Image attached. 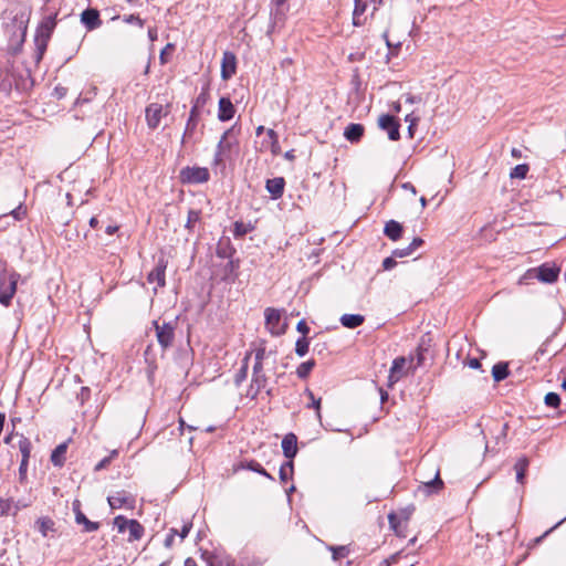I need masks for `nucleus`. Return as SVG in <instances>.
<instances>
[{
    "label": "nucleus",
    "mask_w": 566,
    "mask_h": 566,
    "mask_svg": "<svg viewBox=\"0 0 566 566\" xmlns=\"http://www.w3.org/2000/svg\"><path fill=\"white\" fill-rule=\"evenodd\" d=\"M200 219L198 211H189L186 228L191 229Z\"/></svg>",
    "instance_id": "44"
},
{
    "label": "nucleus",
    "mask_w": 566,
    "mask_h": 566,
    "mask_svg": "<svg viewBox=\"0 0 566 566\" xmlns=\"http://www.w3.org/2000/svg\"><path fill=\"white\" fill-rule=\"evenodd\" d=\"M405 120L409 123V125H418L420 116L417 115L415 112H411L406 115Z\"/></svg>",
    "instance_id": "49"
},
{
    "label": "nucleus",
    "mask_w": 566,
    "mask_h": 566,
    "mask_svg": "<svg viewBox=\"0 0 566 566\" xmlns=\"http://www.w3.org/2000/svg\"><path fill=\"white\" fill-rule=\"evenodd\" d=\"M11 214L15 220H20L25 214V209H23L22 206H19L17 209L12 210Z\"/></svg>",
    "instance_id": "55"
},
{
    "label": "nucleus",
    "mask_w": 566,
    "mask_h": 566,
    "mask_svg": "<svg viewBox=\"0 0 566 566\" xmlns=\"http://www.w3.org/2000/svg\"><path fill=\"white\" fill-rule=\"evenodd\" d=\"M247 468H248L249 470L254 471V472H256V473H259V474H262V475H264V476H266V478H269V479H273V478H272V476H271V475H270V474H269V473L263 469V467H262L259 462H256V461H250V462H248V463H247Z\"/></svg>",
    "instance_id": "41"
},
{
    "label": "nucleus",
    "mask_w": 566,
    "mask_h": 566,
    "mask_svg": "<svg viewBox=\"0 0 566 566\" xmlns=\"http://www.w3.org/2000/svg\"><path fill=\"white\" fill-rule=\"evenodd\" d=\"M164 108L160 104H151L146 109V118L149 127L158 126Z\"/></svg>",
    "instance_id": "19"
},
{
    "label": "nucleus",
    "mask_w": 566,
    "mask_h": 566,
    "mask_svg": "<svg viewBox=\"0 0 566 566\" xmlns=\"http://www.w3.org/2000/svg\"><path fill=\"white\" fill-rule=\"evenodd\" d=\"M403 233V227L396 220H389L384 228V234L391 241H398Z\"/></svg>",
    "instance_id": "17"
},
{
    "label": "nucleus",
    "mask_w": 566,
    "mask_h": 566,
    "mask_svg": "<svg viewBox=\"0 0 566 566\" xmlns=\"http://www.w3.org/2000/svg\"><path fill=\"white\" fill-rule=\"evenodd\" d=\"M253 374H264L263 361H254Z\"/></svg>",
    "instance_id": "58"
},
{
    "label": "nucleus",
    "mask_w": 566,
    "mask_h": 566,
    "mask_svg": "<svg viewBox=\"0 0 566 566\" xmlns=\"http://www.w3.org/2000/svg\"><path fill=\"white\" fill-rule=\"evenodd\" d=\"M31 448H32L31 441L28 438L21 436L20 440H19V450L22 454V460L29 461L30 454H31Z\"/></svg>",
    "instance_id": "30"
},
{
    "label": "nucleus",
    "mask_w": 566,
    "mask_h": 566,
    "mask_svg": "<svg viewBox=\"0 0 566 566\" xmlns=\"http://www.w3.org/2000/svg\"><path fill=\"white\" fill-rule=\"evenodd\" d=\"M251 355H252V353H249L245 355V357L242 360L241 368L237 371V374L234 376V384L237 386H240L245 380V378L248 376L249 359H250Z\"/></svg>",
    "instance_id": "27"
},
{
    "label": "nucleus",
    "mask_w": 566,
    "mask_h": 566,
    "mask_svg": "<svg viewBox=\"0 0 566 566\" xmlns=\"http://www.w3.org/2000/svg\"><path fill=\"white\" fill-rule=\"evenodd\" d=\"M268 382V378L265 374H253L251 385L247 391V396L250 398H255L259 392L265 388Z\"/></svg>",
    "instance_id": "15"
},
{
    "label": "nucleus",
    "mask_w": 566,
    "mask_h": 566,
    "mask_svg": "<svg viewBox=\"0 0 566 566\" xmlns=\"http://www.w3.org/2000/svg\"><path fill=\"white\" fill-rule=\"evenodd\" d=\"M266 134H268L269 138L271 139V151L274 155H277L280 153L281 148L279 145V136H277L276 132L273 129H268Z\"/></svg>",
    "instance_id": "39"
},
{
    "label": "nucleus",
    "mask_w": 566,
    "mask_h": 566,
    "mask_svg": "<svg viewBox=\"0 0 566 566\" xmlns=\"http://www.w3.org/2000/svg\"><path fill=\"white\" fill-rule=\"evenodd\" d=\"M56 25L55 15H49L42 20L35 34V45L39 51V57L44 53L51 34Z\"/></svg>",
    "instance_id": "1"
},
{
    "label": "nucleus",
    "mask_w": 566,
    "mask_h": 566,
    "mask_svg": "<svg viewBox=\"0 0 566 566\" xmlns=\"http://www.w3.org/2000/svg\"><path fill=\"white\" fill-rule=\"evenodd\" d=\"M77 524L84 526L85 532H94L98 530V523L90 521L84 513H77L75 518Z\"/></svg>",
    "instance_id": "29"
},
{
    "label": "nucleus",
    "mask_w": 566,
    "mask_h": 566,
    "mask_svg": "<svg viewBox=\"0 0 566 566\" xmlns=\"http://www.w3.org/2000/svg\"><path fill=\"white\" fill-rule=\"evenodd\" d=\"M545 403L548 407L557 408L559 406V403H560V398H559V396L556 392H548L545 396Z\"/></svg>",
    "instance_id": "42"
},
{
    "label": "nucleus",
    "mask_w": 566,
    "mask_h": 566,
    "mask_svg": "<svg viewBox=\"0 0 566 566\" xmlns=\"http://www.w3.org/2000/svg\"><path fill=\"white\" fill-rule=\"evenodd\" d=\"M114 525L122 534L128 533L127 539L129 542L138 541L142 538L144 528L136 520H128L122 515L114 518Z\"/></svg>",
    "instance_id": "3"
},
{
    "label": "nucleus",
    "mask_w": 566,
    "mask_h": 566,
    "mask_svg": "<svg viewBox=\"0 0 566 566\" xmlns=\"http://www.w3.org/2000/svg\"><path fill=\"white\" fill-rule=\"evenodd\" d=\"M149 282H157L159 286H163L165 284L164 280V271L160 268L155 269L151 271L148 275Z\"/></svg>",
    "instance_id": "40"
},
{
    "label": "nucleus",
    "mask_w": 566,
    "mask_h": 566,
    "mask_svg": "<svg viewBox=\"0 0 566 566\" xmlns=\"http://www.w3.org/2000/svg\"><path fill=\"white\" fill-rule=\"evenodd\" d=\"M54 525L53 520L46 516L40 517L35 522V526L43 537H48L50 533L55 531Z\"/></svg>",
    "instance_id": "24"
},
{
    "label": "nucleus",
    "mask_w": 566,
    "mask_h": 566,
    "mask_svg": "<svg viewBox=\"0 0 566 566\" xmlns=\"http://www.w3.org/2000/svg\"><path fill=\"white\" fill-rule=\"evenodd\" d=\"M20 274L17 272L4 273L0 276V303L9 306L17 291Z\"/></svg>",
    "instance_id": "2"
},
{
    "label": "nucleus",
    "mask_w": 566,
    "mask_h": 566,
    "mask_svg": "<svg viewBox=\"0 0 566 566\" xmlns=\"http://www.w3.org/2000/svg\"><path fill=\"white\" fill-rule=\"evenodd\" d=\"M468 366L472 369H478L481 367V363L478 358H471L468 360Z\"/></svg>",
    "instance_id": "59"
},
{
    "label": "nucleus",
    "mask_w": 566,
    "mask_h": 566,
    "mask_svg": "<svg viewBox=\"0 0 566 566\" xmlns=\"http://www.w3.org/2000/svg\"><path fill=\"white\" fill-rule=\"evenodd\" d=\"M175 50L174 44L168 43L160 52V62L165 64L172 55Z\"/></svg>",
    "instance_id": "43"
},
{
    "label": "nucleus",
    "mask_w": 566,
    "mask_h": 566,
    "mask_svg": "<svg viewBox=\"0 0 566 566\" xmlns=\"http://www.w3.org/2000/svg\"><path fill=\"white\" fill-rule=\"evenodd\" d=\"M396 265H397V261H396V256H394V254H391V256H388L382 261V268L386 271L394 269Z\"/></svg>",
    "instance_id": "47"
},
{
    "label": "nucleus",
    "mask_w": 566,
    "mask_h": 566,
    "mask_svg": "<svg viewBox=\"0 0 566 566\" xmlns=\"http://www.w3.org/2000/svg\"><path fill=\"white\" fill-rule=\"evenodd\" d=\"M365 128L361 124L352 123L346 126L344 137L350 143H358L363 137Z\"/></svg>",
    "instance_id": "20"
},
{
    "label": "nucleus",
    "mask_w": 566,
    "mask_h": 566,
    "mask_svg": "<svg viewBox=\"0 0 566 566\" xmlns=\"http://www.w3.org/2000/svg\"><path fill=\"white\" fill-rule=\"evenodd\" d=\"M197 103H199V98L197 99ZM199 120V109L198 104L193 105L190 112L189 119L186 125V129L182 136V143H188L193 139L196 135V128Z\"/></svg>",
    "instance_id": "10"
},
{
    "label": "nucleus",
    "mask_w": 566,
    "mask_h": 566,
    "mask_svg": "<svg viewBox=\"0 0 566 566\" xmlns=\"http://www.w3.org/2000/svg\"><path fill=\"white\" fill-rule=\"evenodd\" d=\"M329 551L333 553L334 560H339L349 554L347 546H329Z\"/></svg>",
    "instance_id": "38"
},
{
    "label": "nucleus",
    "mask_w": 566,
    "mask_h": 566,
    "mask_svg": "<svg viewBox=\"0 0 566 566\" xmlns=\"http://www.w3.org/2000/svg\"><path fill=\"white\" fill-rule=\"evenodd\" d=\"M314 366H315V361L313 359L304 361L298 365V367L296 369V375L300 378L305 379L311 374Z\"/></svg>",
    "instance_id": "31"
},
{
    "label": "nucleus",
    "mask_w": 566,
    "mask_h": 566,
    "mask_svg": "<svg viewBox=\"0 0 566 566\" xmlns=\"http://www.w3.org/2000/svg\"><path fill=\"white\" fill-rule=\"evenodd\" d=\"M190 530V525H184L181 532H179V537L185 538Z\"/></svg>",
    "instance_id": "62"
},
{
    "label": "nucleus",
    "mask_w": 566,
    "mask_h": 566,
    "mask_svg": "<svg viewBox=\"0 0 566 566\" xmlns=\"http://www.w3.org/2000/svg\"><path fill=\"white\" fill-rule=\"evenodd\" d=\"M28 463H29V461L21 460V463L19 467V476H20L21 481H23L27 476Z\"/></svg>",
    "instance_id": "53"
},
{
    "label": "nucleus",
    "mask_w": 566,
    "mask_h": 566,
    "mask_svg": "<svg viewBox=\"0 0 566 566\" xmlns=\"http://www.w3.org/2000/svg\"><path fill=\"white\" fill-rule=\"evenodd\" d=\"M284 455L292 461L297 453V438L294 433H287L282 440Z\"/></svg>",
    "instance_id": "16"
},
{
    "label": "nucleus",
    "mask_w": 566,
    "mask_h": 566,
    "mask_svg": "<svg viewBox=\"0 0 566 566\" xmlns=\"http://www.w3.org/2000/svg\"><path fill=\"white\" fill-rule=\"evenodd\" d=\"M367 4L363 0H355V8L353 11V24L355 27H361L364 24V20H361V15L366 11Z\"/></svg>",
    "instance_id": "25"
},
{
    "label": "nucleus",
    "mask_w": 566,
    "mask_h": 566,
    "mask_svg": "<svg viewBox=\"0 0 566 566\" xmlns=\"http://www.w3.org/2000/svg\"><path fill=\"white\" fill-rule=\"evenodd\" d=\"M378 125L388 133L390 140H398L400 138V125L394 116L388 114L381 115L378 119Z\"/></svg>",
    "instance_id": "7"
},
{
    "label": "nucleus",
    "mask_w": 566,
    "mask_h": 566,
    "mask_svg": "<svg viewBox=\"0 0 566 566\" xmlns=\"http://www.w3.org/2000/svg\"><path fill=\"white\" fill-rule=\"evenodd\" d=\"M237 71V59L231 52H224L221 61V77L229 80L235 74Z\"/></svg>",
    "instance_id": "11"
},
{
    "label": "nucleus",
    "mask_w": 566,
    "mask_h": 566,
    "mask_svg": "<svg viewBox=\"0 0 566 566\" xmlns=\"http://www.w3.org/2000/svg\"><path fill=\"white\" fill-rule=\"evenodd\" d=\"M443 488V481L440 479V471L437 470L431 481L422 482L421 489L426 494L438 493Z\"/></svg>",
    "instance_id": "21"
},
{
    "label": "nucleus",
    "mask_w": 566,
    "mask_h": 566,
    "mask_svg": "<svg viewBox=\"0 0 566 566\" xmlns=\"http://www.w3.org/2000/svg\"><path fill=\"white\" fill-rule=\"evenodd\" d=\"M423 244V240L421 238H415L411 243L408 245L413 253L418 248Z\"/></svg>",
    "instance_id": "54"
},
{
    "label": "nucleus",
    "mask_w": 566,
    "mask_h": 566,
    "mask_svg": "<svg viewBox=\"0 0 566 566\" xmlns=\"http://www.w3.org/2000/svg\"><path fill=\"white\" fill-rule=\"evenodd\" d=\"M407 359L405 357H397L394 359L391 368L389 370L388 382L389 386L398 382L406 374Z\"/></svg>",
    "instance_id": "8"
},
{
    "label": "nucleus",
    "mask_w": 566,
    "mask_h": 566,
    "mask_svg": "<svg viewBox=\"0 0 566 566\" xmlns=\"http://www.w3.org/2000/svg\"><path fill=\"white\" fill-rule=\"evenodd\" d=\"M528 172V166L526 164H521L515 166L511 172V178L524 179Z\"/></svg>",
    "instance_id": "37"
},
{
    "label": "nucleus",
    "mask_w": 566,
    "mask_h": 566,
    "mask_svg": "<svg viewBox=\"0 0 566 566\" xmlns=\"http://www.w3.org/2000/svg\"><path fill=\"white\" fill-rule=\"evenodd\" d=\"M283 311L268 307L264 311L265 327L274 336H280L285 333L287 324L283 321Z\"/></svg>",
    "instance_id": "4"
},
{
    "label": "nucleus",
    "mask_w": 566,
    "mask_h": 566,
    "mask_svg": "<svg viewBox=\"0 0 566 566\" xmlns=\"http://www.w3.org/2000/svg\"><path fill=\"white\" fill-rule=\"evenodd\" d=\"M81 22L90 31L97 29L102 23L99 13L96 9L84 10L81 14Z\"/></svg>",
    "instance_id": "13"
},
{
    "label": "nucleus",
    "mask_w": 566,
    "mask_h": 566,
    "mask_svg": "<svg viewBox=\"0 0 566 566\" xmlns=\"http://www.w3.org/2000/svg\"><path fill=\"white\" fill-rule=\"evenodd\" d=\"M12 501L0 497V516L7 515L11 510Z\"/></svg>",
    "instance_id": "45"
},
{
    "label": "nucleus",
    "mask_w": 566,
    "mask_h": 566,
    "mask_svg": "<svg viewBox=\"0 0 566 566\" xmlns=\"http://www.w3.org/2000/svg\"><path fill=\"white\" fill-rule=\"evenodd\" d=\"M390 526L398 533V524H397V516L395 514H389L388 516Z\"/></svg>",
    "instance_id": "57"
},
{
    "label": "nucleus",
    "mask_w": 566,
    "mask_h": 566,
    "mask_svg": "<svg viewBox=\"0 0 566 566\" xmlns=\"http://www.w3.org/2000/svg\"><path fill=\"white\" fill-rule=\"evenodd\" d=\"M293 475V461H286L283 463L280 468V480L285 483L287 482Z\"/></svg>",
    "instance_id": "32"
},
{
    "label": "nucleus",
    "mask_w": 566,
    "mask_h": 566,
    "mask_svg": "<svg viewBox=\"0 0 566 566\" xmlns=\"http://www.w3.org/2000/svg\"><path fill=\"white\" fill-rule=\"evenodd\" d=\"M305 395L310 398L311 403L307 405L308 408H314L316 411V417L321 420V398H315L314 394L310 389H305Z\"/></svg>",
    "instance_id": "34"
},
{
    "label": "nucleus",
    "mask_w": 566,
    "mask_h": 566,
    "mask_svg": "<svg viewBox=\"0 0 566 566\" xmlns=\"http://www.w3.org/2000/svg\"><path fill=\"white\" fill-rule=\"evenodd\" d=\"M528 273H534L535 276L542 282L553 283L557 280L559 270L556 266L543 264L539 268L530 271Z\"/></svg>",
    "instance_id": "9"
},
{
    "label": "nucleus",
    "mask_w": 566,
    "mask_h": 566,
    "mask_svg": "<svg viewBox=\"0 0 566 566\" xmlns=\"http://www.w3.org/2000/svg\"><path fill=\"white\" fill-rule=\"evenodd\" d=\"M528 459L525 458V457H522L520 458L515 465H514V469H515V472H516V481L518 483H523V480H524V476H525V472L528 468Z\"/></svg>",
    "instance_id": "28"
},
{
    "label": "nucleus",
    "mask_w": 566,
    "mask_h": 566,
    "mask_svg": "<svg viewBox=\"0 0 566 566\" xmlns=\"http://www.w3.org/2000/svg\"><path fill=\"white\" fill-rule=\"evenodd\" d=\"M227 265L230 269V271L232 272L239 268V262L234 261V260H230Z\"/></svg>",
    "instance_id": "61"
},
{
    "label": "nucleus",
    "mask_w": 566,
    "mask_h": 566,
    "mask_svg": "<svg viewBox=\"0 0 566 566\" xmlns=\"http://www.w3.org/2000/svg\"><path fill=\"white\" fill-rule=\"evenodd\" d=\"M402 187H403L405 189H407V190L411 191L413 195H416V193H417V190H416L415 186H413V185H411L410 182H406V184H403V185H402Z\"/></svg>",
    "instance_id": "63"
},
{
    "label": "nucleus",
    "mask_w": 566,
    "mask_h": 566,
    "mask_svg": "<svg viewBox=\"0 0 566 566\" xmlns=\"http://www.w3.org/2000/svg\"><path fill=\"white\" fill-rule=\"evenodd\" d=\"M116 454H117V451H116V450H114V451L112 452V455H111L109 458H105V459H103L101 462H98V464L96 465V468H95V469H96V470H101V469L105 468V467L109 463L111 458H112V457H114V455H116Z\"/></svg>",
    "instance_id": "56"
},
{
    "label": "nucleus",
    "mask_w": 566,
    "mask_h": 566,
    "mask_svg": "<svg viewBox=\"0 0 566 566\" xmlns=\"http://www.w3.org/2000/svg\"><path fill=\"white\" fill-rule=\"evenodd\" d=\"M392 254L396 258H405V256H409L412 254L411 250L409 247H406V248H402V249H395L392 251Z\"/></svg>",
    "instance_id": "48"
},
{
    "label": "nucleus",
    "mask_w": 566,
    "mask_h": 566,
    "mask_svg": "<svg viewBox=\"0 0 566 566\" xmlns=\"http://www.w3.org/2000/svg\"><path fill=\"white\" fill-rule=\"evenodd\" d=\"M565 520H566V517H565V518H563L562 521L557 522V524H556V525H554L551 530H548L547 532H545L541 537L536 538V541H535V542H536V543H539V542H541V541H542V539H543V538H544V537H545L549 532H552L553 530H555L556 527H558V526H559V525H560Z\"/></svg>",
    "instance_id": "60"
},
{
    "label": "nucleus",
    "mask_w": 566,
    "mask_h": 566,
    "mask_svg": "<svg viewBox=\"0 0 566 566\" xmlns=\"http://www.w3.org/2000/svg\"><path fill=\"white\" fill-rule=\"evenodd\" d=\"M339 321L344 327L356 328L364 323L365 317L360 314H344Z\"/></svg>",
    "instance_id": "22"
},
{
    "label": "nucleus",
    "mask_w": 566,
    "mask_h": 566,
    "mask_svg": "<svg viewBox=\"0 0 566 566\" xmlns=\"http://www.w3.org/2000/svg\"><path fill=\"white\" fill-rule=\"evenodd\" d=\"M157 338L163 347L171 346L175 338V329L169 324L156 325Z\"/></svg>",
    "instance_id": "12"
},
{
    "label": "nucleus",
    "mask_w": 566,
    "mask_h": 566,
    "mask_svg": "<svg viewBox=\"0 0 566 566\" xmlns=\"http://www.w3.org/2000/svg\"><path fill=\"white\" fill-rule=\"evenodd\" d=\"M182 182L200 184L209 179V171L202 167H186L179 174Z\"/></svg>",
    "instance_id": "5"
},
{
    "label": "nucleus",
    "mask_w": 566,
    "mask_h": 566,
    "mask_svg": "<svg viewBox=\"0 0 566 566\" xmlns=\"http://www.w3.org/2000/svg\"><path fill=\"white\" fill-rule=\"evenodd\" d=\"M112 509H134L135 499L126 491H118L107 497Z\"/></svg>",
    "instance_id": "6"
},
{
    "label": "nucleus",
    "mask_w": 566,
    "mask_h": 566,
    "mask_svg": "<svg viewBox=\"0 0 566 566\" xmlns=\"http://www.w3.org/2000/svg\"><path fill=\"white\" fill-rule=\"evenodd\" d=\"M296 329L303 334V337H306V335L310 332V327L307 326L306 322L304 319L300 321L296 325Z\"/></svg>",
    "instance_id": "52"
},
{
    "label": "nucleus",
    "mask_w": 566,
    "mask_h": 566,
    "mask_svg": "<svg viewBox=\"0 0 566 566\" xmlns=\"http://www.w3.org/2000/svg\"><path fill=\"white\" fill-rule=\"evenodd\" d=\"M253 353H254V359H255V361H263V359L265 358V354H266V352H265V348H264V347H262V346H260V347L255 348V349L253 350Z\"/></svg>",
    "instance_id": "50"
},
{
    "label": "nucleus",
    "mask_w": 566,
    "mask_h": 566,
    "mask_svg": "<svg viewBox=\"0 0 566 566\" xmlns=\"http://www.w3.org/2000/svg\"><path fill=\"white\" fill-rule=\"evenodd\" d=\"M123 20L126 23L136 24L139 28L143 27V20L138 15H134V14L124 15Z\"/></svg>",
    "instance_id": "46"
},
{
    "label": "nucleus",
    "mask_w": 566,
    "mask_h": 566,
    "mask_svg": "<svg viewBox=\"0 0 566 566\" xmlns=\"http://www.w3.org/2000/svg\"><path fill=\"white\" fill-rule=\"evenodd\" d=\"M230 133H231L230 129L224 132V134L222 135V137L218 144L217 156L220 157V160L224 156L226 150H228L230 148V144L228 143V136L230 135Z\"/></svg>",
    "instance_id": "35"
},
{
    "label": "nucleus",
    "mask_w": 566,
    "mask_h": 566,
    "mask_svg": "<svg viewBox=\"0 0 566 566\" xmlns=\"http://www.w3.org/2000/svg\"><path fill=\"white\" fill-rule=\"evenodd\" d=\"M289 0H271L272 3V14L274 17L275 22L283 21L285 18V13L289 9L286 6Z\"/></svg>",
    "instance_id": "23"
},
{
    "label": "nucleus",
    "mask_w": 566,
    "mask_h": 566,
    "mask_svg": "<svg viewBox=\"0 0 566 566\" xmlns=\"http://www.w3.org/2000/svg\"><path fill=\"white\" fill-rule=\"evenodd\" d=\"M493 379L499 382L504 380L509 376L507 363H497L492 368Z\"/></svg>",
    "instance_id": "26"
},
{
    "label": "nucleus",
    "mask_w": 566,
    "mask_h": 566,
    "mask_svg": "<svg viewBox=\"0 0 566 566\" xmlns=\"http://www.w3.org/2000/svg\"><path fill=\"white\" fill-rule=\"evenodd\" d=\"M117 229L118 228L116 226H107L105 231L107 234L112 235L117 231Z\"/></svg>",
    "instance_id": "64"
},
{
    "label": "nucleus",
    "mask_w": 566,
    "mask_h": 566,
    "mask_svg": "<svg viewBox=\"0 0 566 566\" xmlns=\"http://www.w3.org/2000/svg\"><path fill=\"white\" fill-rule=\"evenodd\" d=\"M285 181L282 177H275L266 181L265 188L270 192L273 199L282 197L284 191Z\"/></svg>",
    "instance_id": "18"
},
{
    "label": "nucleus",
    "mask_w": 566,
    "mask_h": 566,
    "mask_svg": "<svg viewBox=\"0 0 566 566\" xmlns=\"http://www.w3.org/2000/svg\"><path fill=\"white\" fill-rule=\"evenodd\" d=\"M402 97L407 104H416L422 102V98L419 95L405 94Z\"/></svg>",
    "instance_id": "51"
},
{
    "label": "nucleus",
    "mask_w": 566,
    "mask_h": 566,
    "mask_svg": "<svg viewBox=\"0 0 566 566\" xmlns=\"http://www.w3.org/2000/svg\"><path fill=\"white\" fill-rule=\"evenodd\" d=\"M235 113V108L228 97H221L218 104V118L221 122L230 120Z\"/></svg>",
    "instance_id": "14"
},
{
    "label": "nucleus",
    "mask_w": 566,
    "mask_h": 566,
    "mask_svg": "<svg viewBox=\"0 0 566 566\" xmlns=\"http://www.w3.org/2000/svg\"><path fill=\"white\" fill-rule=\"evenodd\" d=\"M66 452V446L60 444L55 448V450L52 452L51 461L54 465H62L63 463V457Z\"/></svg>",
    "instance_id": "33"
},
{
    "label": "nucleus",
    "mask_w": 566,
    "mask_h": 566,
    "mask_svg": "<svg viewBox=\"0 0 566 566\" xmlns=\"http://www.w3.org/2000/svg\"><path fill=\"white\" fill-rule=\"evenodd\" d=\"M310 342L306 337H301L296 340L295 353L297 356L303 357L308 353Z\"/></svg>",
    "instance_id": "36"
}]
</instances>
